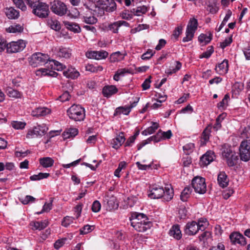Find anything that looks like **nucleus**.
<instances>
[{
    "instance_id": "nucleus-63",
    "label": "nucleus",
    "mask_w": 250,
    "mask_h": 250,
    "mask_svg": "<svg viewBox=\"0 0 250 250\" xmlns=\"http://www.w3.org/2000/svg\"><path fill=\"white\" fill-rule=\"evenodd\" d=\"M35 198L30 195H26L23 198L21 199V202L24 205H27L30 203H33L35 201Z\"/></svg>"
},
{
    "instance_id": "nucleus-64",
    "label": "nucleus",
    "mask_w": 250,
    "mask_h": 250,
    "mask_svg": "<svg viewBox=\"0 0 250 250\" xmlns=\"http://www.w3.org/2000/svg\"><path fill=\"white\" fill-rule=\"evenodd\" d=\"M101 208V205L100 202L98 200H96L93 202L91 209L94 212H98Z\"/></svg>"
},
{
    "instance_id": "nucleus-5",
    "label": "nucleus",
    "mask_w": 250,
    "mask_h": 250,
    "mask_svg": "<svg viewBox=\"0 0 250 250\" xmlns=\"http://www.w3.org/2000/svg\"><path fill=\"white\" fill-rule=\"evenodd\" d=\"M222 154L224 159L226 161L229 167H232L236 164L238 159V156L230 146L227 145H224L222 147Z\"/></svg>"
},
{
    "instance_id": "nucleus-50",
    "label": "nucleus",
    "mask_w": 250,
    "mask_h": 250,
    "mask_svg": "<svg viewBox=\"0 0 250 250\" xmlns=\"http://www.w3.org/2000/svg\"><path fill=\"white\" fill-rule=\"evenodd\" d=\"M191 190L190 188L186 187L182 191L181 194V199L183 202L187 201L189 197Z\"/></svg>"
},
{
    "instance_id": "nucleus-19",
    "label": "nucleus",
    "mask_w": 250,
    "mask_h": 250,
    "mask_svg": "<svg viewBox=\"0 0 250 250\" xmlns=\"http://www.w3.org/2000/svg\"><path fill=\"white\" fill-rule=\"evenodd\" d=\"M215 158V155L213 151H208L204 154L200 158V165L204 167L212 162Z\"/></svg>"
},
{
    "instance_id": "nucleus-45",
    "label": "nucleus",
    "mask_w": 250,
    "mask_h": 250,
    "mask_svg": "<svg viewBox=\"0 0 250 250\" xmlns=\"http://www.w3.org/2000/svg\"><path fill=\"white\" fill-rule=\"evenodd\" d=\"M7 93L9 97L15 99L21 98L22 95L21 92L12 88L7 89Z\"/></svg>"
},
{
    "instance_id": "nucleus-46",
    "label": "nucleus",
    "mask_w": 250,
    "mask_h": 250,
    "mask_svg": "<svg viewBox=\"0 0 250 250\" xmlns=\"http://www.w3.org/2000/svg\"><path fill=\"white\" fill-rule=\"evenodd\" d=\"M78 133V130L77 128H70L65 130L63 133V136L65 139L69 138L75 137Z\"/></svg>"
},
{
    "instance_id": "nucleus-60",
    "label": "nucleus",
    "mask_w": 250,
    "mask_h": 250,
    "mask_svg": "<svg viewBox=\"0 0 250 250\" xmlns=\"http://www.w3.org/2000/svg\"><path fill=\"white\" fill-rule=\"evenodd\" d=\"M74 220V218L72 217L66 216L63 218L62 224L63 226L67 227L73 223Z\"/></svg>"
},
{
    "instance_id": "nucleus-22",
    "label": "nucleus",
    "mask_w": 250,
    "mask_h": 250,
    "mask_svg": "<svg viewBox=\"0 0 250 250\" xmlns=\"http://www.w3.org/2000/svg\"><path fill=\"white\" fill-rule=\"evenodd\" d=\"M185 232L189 235H193L199 230L196 222L192 221L188 222L185 226Z\"/></svg>"
},
{
    "instance_id": "nucleus-57",
    "label": "nucleus",
    "mask_w": 250,
    "mask_h": 250,
    "mask_svg": "<svg viewBox=\"0 0 250 250\" xmlns=\"http://www.w3.org/2000/svg\"><path fill=\"white\" fill-rule=\"evenodd\" d=\"M211 234L209 231H205L199 236L200 241L205 243L209 239L211 238Z\"/></svg>"
},
{
    "instance_id": "nucleus-47",
    "label": "nucleus",
    "mask_w": 250,
    "mask_h": 250,
    "mask_svg": "<svg viewBox=\"0 0 250 250\" xmlns=\"http://www.w3.org/2000/svg\"><path fill=\"white\" fill-rule=\"evenodd\" d=\"M23 28L20 24H13L6 28V31L9 33H17L23 31Z\"/></svg>"
},
{
    "instance_id": "nucleus-34",
    "label": "nucleus",
    "mask_w": 250,
    "mask_h": 250,
    "mask_svg": "<svg viewBox=\"0 0 250 250\" xmlns=\"http://www.w3.org/2000/svg\"><path fill=\"white\" fill-rule=\"evenodd\" d=\"M182 66L181 63L179 61H175L174 64L170 66L166 70V73L168 75L176 73Z\"/></svg>"
},
{
    "instance_id": "nucleus-48",
    "label": "nucleus",
    "mask_w": 250,
    "mask_h": 250,
    "mask_svg": "<svg viewBox=\"0 0 250 250\" xmlns=\"http://www.w3.org/2000/svg\"><path fill=\"white\" fill-rule=\"evenodd\" d=\"M14 4L22 11H25L26 9V6L25 5L24 1H26L30 5L31 1L29 0H13Z\"/></svg>"
},
{
    "instance_id": "nucleus-32",
    "label": "nucleus",
    "mask_w": 250,
    "mask_h": 250,
    "mask_svg": "<svg viewBox=\"0 0 250 250\" xmlns=\"http://www.w3.org/2000/svg\"><path fill=\"white\" fill-rule=\"evenodd\" d=\"M63 23L65 27L70 31H71L75 33H78L81 31L80 27L79 26V24L76 23L66 21H63Z\"/></svg>"
},
{
    "instance_id": "nucleus-41",
    "label": "nucleus",
    "mask_w": 250,
    "mask_h": 250,
    "mask_svg": "<svg viewBox=\"0 0 250 250\" xmlns=\"http://www.w3.org/2000/svg\"><path fill=\"white\" fill-rule=\"evenodd\" d=\"M103 67L99 65L88 64L85 66V70L92 73H97L103 71Z\"/></svg>"
},
{
    "instance_id": "nucleus-18",
    "label": "nucleus",
    "mask_w": 250,
    "mask_h": 250,
    "mask_svg": "<svg viewBox=\"0 0 250 250\" xmlns=\"http://www.w3.org/2000/svg\"><path fill=\"white\" fill-rule=\"evenodd\" d=\"M171 136L172 133L170 130H168L166 132L159 130L156 135L149 137L148 138V140L149 141H154L156 143L163 139H169Z\"/></svg>"
},
{
    "instance_id": "nucleus-27",
    "label": "nucleus",
    "mask_w": 250,
    "mask_h": 250,
    "mask_svg": "<svg viewBox=\"0 0 250 250\" xmlns=\"http://www.w3.org/2000/svg\"><path fill=\"white\" fill-rule=\"evenodd\" d=\"M71 54V50L69 48L61 46L57 50V55L60 58L68 59Z\"/></svg>"
},
{
    "instance_id": "nucleus-21",
    "label": "nucleus",
    "mask_w": 250,
    "mask_h": 250,
    "mask_svg": "<svg viewBox=\"0 0 250 250\" xmlns=\"http://www.w3.org/2000/svg\"><path fill=\"white\" fill-rule=\"evenodd\" d=\"M138 100L136 102H134L130 105L127 106H120L117 107L114 113V115L116 116H120L122 114L127 115H128L130 112L131 111V109L135 106L138 103Z\"/></svg>"
},
{
    "instance_id": "nucleus-31",
    "label": "nucleus",
    "mask_w": 250,
    "mask_h": 250,
    "mask_svg": "<svg viewBox=\"0 0 250 250\" xmlns=\"http://www.w3.org/2000/svg\"><path fill=\"white\" fill-rule=\"evenodd\" d=\"M118 92V89L114 85H106L103 88V94L105 97L108 98Z\"/></svg>"
},
{
    "instance_id": "nucleus-61",
    "label": "nucleus",
    "mask_w": 250,
    "mask_h": 250,
    "mask_svg": "<svg viewBox=\"0 0 250 250\" xmlns=\"http://www.w3.org/2000/svg\"><path fill=\"white\" fill-rule=\"evenodd\" d=\"M94 229V226H90L88 225L84 226L82 229H80L81 234H85L88 233L92 231Z\"/></svg>"
},
{
    "instance_id": "nucleus-55",
    "label": "nucleus",
    "mask_w": 250,
    "mask_h": 250,
    "mask_svg": "<svg viewBox=\"0 0 250 250\" xmlns=\"http://www.w3.org/2000/svg\"><path fill=\"white\" fill-rule=\"evenodd\" d=\"M154 99L157 102L162 103L166 101L167 99V96L164 93L156 92Z\"/></svg>"
},
{
    "instance_id": "nucleus-10",
    "label": "nucleus",
    "mask_w": 250,
    "mask_h": 250,
    "mask_svg": "<svg viewBox=\"0 0 250 250\" xmlns=\"http://www.w3.org/2000/svg\"><path fill=\"white\" fill-rule=\"evenodd\" d=\"M51 9L54 13L60 16L65 15L67 10L66 5L59 0H55L51 3Z\"/></svg>"
},
{
    "instance_id": "nucleus-62",
    "label": "nucleus",
    "mask_w": 250,
    "mask_h": 250,
    "mask_svg": "<svg viewBox=\"0 0 250 250\" xmlns=\"http://www.w3.org/2000/svg\"><path fill=\"white\" fill-rule=\"evenodd\" d=\"M214 50L212 46L208 47L206 51L200 55V58H208L213 53Z\"/></svg>"
},
{
    "instance_id": "nucleus-53",
    "label": "nucleus",
    "mask_w": 250,
    "mask_h": 250,
    "mask_svg": "<svg viewBox=\"0 0 250 250\" xmlns=\"http://www.w3.org/2000/svg\"><path fill=\"white\" fill-rule=\"evenodd\" d=\"M126 165L127 164L125 162H121L119 164L118 168L114 171V176L118 178H120L121 176L120 174V172L122 169H125L126 167Z\"/></svg>"
},
{
    "instance_id": "nucleus-33",
    "label": "nucleus",
    "mask_w": 250,
    "mask_h": 250,
    "mask_svg": "<svg viewBox=\"0 0 250 250\" xmlns=\"http://www.w3.org/2000/svg\"><path fill=\"white\" fill-rule=\"evenodd\" d=\"M5 13L8 18L10 19H17L19 16V12L12 7L6 8Z\"/></svg>"
},
{
    "instance_id": "nucleus-59",
    "label": "nucleus",
    "mask_w": 250,
    "mask_h": 250,
    "mask_svg": "<svg viewBox=\"0 0 250 250\" xmlns=\"http://www.w3.org/2000/svg\"><path fill=\"white\" fill-rule=\"evenodd\" d=\"M52 208V201H51L50 203H45L43 205L42 210L40 212H37L36 214H40L43 212H48Z\"/></svg>"
},
{
    "instance_id": "nucleus-4",
    "label": "nucleus",
    "mask_w": 250,
    "mask_h": 250,
    "mask_svg": "<svg viewBox=\"0 0 250 250\" xmlns=\"http://www.w3.org/2000/svg\"><path fill=\"white\" fill-rule=\"evenodd\" d=\"M67 114L75 121H81L85 118V109L80 105L73 104L67 109Z\"/></svg>"
},
{
    "instance_id": "nucleus-35",
    "label": "nucleus",
    "mask_w": 250,
    "mask_h": 250,
    "mask_svg": "<svg viewBox=\"0 0 250 250\" xmlns=\"http://www.w3.org/2000/svg\"><path fill=\"white\" fill-rule=\"evenodd\" d=\"M131 71L128 68H122L118 69L113 76L114 80L118 82L120 80L121 77H124L126 74L131 73Z\"/></svg>"
},
{
    "instance_id": "nucleus-1",
    "label": "nucleus",
    "mask_w": 250,
    "mask_h": 250,
    "mask_svg": "<svg viewBox=\"0 0 250 250\" xmlns=\"http://www.w3.org/2000/svg\"><path fill=\"white\" fill-rule=\"evenodd\" d=\"M29 63L33 67H37L47 63V67L57 71H62L64 65L61 62L54 60H50L49 56L46 54L37 52L33 54L29 58Z\"/></svg>"
},
{
    "instance_id": "nucleus-38",
    "label": "nucleus",
    "mask_w": 250,
    "mask_h": 250,
    "mask_svg": "<svg viewBox=\"0 0 250 250\" xmlns=\"http://www.w3.org/2000/svg\"><path fill=\"white\" fill-rule=\"evenodd\" d=\"M147 10V7L146 6L143 5L132 9L131 10V12L133 13L134 16H141L143 14H145Z\"/></svg>"
},
{
    "instance_id": "nucleus-54",
    "label": "nucleus",
    "mask_w": 250,
    "mask_h": 250,
    "mask_svg": "<svg viewBox=\"0 0 250 250\" xmlns=\"http://www.w3.org/2000/svg\"><path fill=\"white\" fill-rule=\"evenodd\" d=\"M183 151L186 155H189L194 150V144L191 143H188L183 147Z\"/></svg>"
},
{
    "instance_id": "nucleus-2",
    "label": "nucleus",
    "mask_w": 250,
    "mask_h": 250,
    "mask_svg": "<svg viewBox=\"0 0 250 250\" xmlns=\"http://www.w3.org/2000/svg\"><path fill=\"white\" fill-rule=\"evenodd\" d=\"M131 225L137 231L145 232L151 227V223L144 213L134 212L130 217Z\"/></svg>"
},
{
    "instance_id": "nucleus-8",
    "label": "nucleus",
    "mask_w": 250,
    "mask_h": 250,
    "mask_svg": "<svg viewBox=\"0 0 250 250\" xmlns=\"http://www.w3.org/2000/svg\"><path fill=\"white\" fill-rule=\"evenodd\" d=\"M192 186L195 192L200 194H204L207 190V186L205 179L197 176L192 181Z\"/></svg>"
},
{
    "instance_id": "nucleus-26",
    "label": "nucleus",
    "mask_w": 250,
    "mask_h": 250,
    "mask_svg": "<svg viewBox=\"0 0 250 250\" xmlns=\"http://www.w3.org/2000/svg\"><path fill=\"white\" fill-rule=\"evenodd\" d=\"M169 235L176 240H180L182 236L180 226L178 225H174L170 229Z\"/></svg>"
},
{
    "instance_id": "nucleus-17",
    "label": "nucleus",
    "mask_w": 250,
    "mask_h": 250,
    "mask_svg": "<svg viewBox=\"0 0 250 250\" xmlns=\"http://www.w3.org/2000/svg\"><path fill=\"white\" fill-rule=\"evenodd\" d=\"M108 53L104 50L90 51L86 53V56L88 58L97 60L104 59L108 56Z\"/></svg>"
},
{
    "instance_id": "nucleus-30",
    "label": "nucleus",
    "mask_w": 250,
    "mask_h": 250,
    "mask_svg": "<svg viewBox=\"0 0 250 250\" xmlns=\"http://www.w3.org/2000/svg\"><path fill=\"white\" fill-rule=\"evenodd\" d=\"M217 182L219 186L224 188L228 186L229 180L225 172H220L218 175Z\"/></svg>"
},
{
    "instance_id": "nucleus-56",
    "label": "nucleus",
    "mask_w": 250,
    "mask_h": 250,
    "mask_svg": "<svg viewBox=\"0 0 250 250\" xmlns=\"http://www.w3.org/2000/svg\"><path fill=\"white\" fill-rule=\"evenodd\" d=\"M243 89V84L242 83H236L232 87V91L235 95L239 94Z\"/></svg>"
},
{
    "instance_id": "nucleus-13",
    "label": "nucleus",
    "mask_w": 250,
    "mask_h": 250,
    "mask_svg": "<svg viewBox=\"0 0 250 250\" xmlns=\"http://www.w3.org/2000/svg\"><path fill=\"white\" fill-rule=\"evenodd\" d=\"M100 14H103L104 11L112 12L116 9V4L113 0H103L98 8Z\"/></svg>"
},
{
    "instance_id": "nucleus-36",
    "label": "nucleus",
    "mask_w": 250,
    "mask_h": 250,
    "mask_svg": "<svg viewBox=\"0 0 250 250\" xmlns=\"http://www.w3.org/2000/svg\"><path fill=\"white\" fill-rule=\"evenodd\" d=\"M30 225L33 229L41 230L47 227L48 222L46 220L41 222H32Z\"/></svg>"
},
{
    "instance_id": "nucleus-9",
    "label": "nucleus",
    "mask_w": 250,
    "mask_h": 250,
    "mask_svg": "<svg viewBox=\"0 0 250 250\" xmlns=\"http://www.w3.org/2000/svg\"><path fill=\"white\" fill-rule=\"evenodd\" d=\"M240 159L248 162L250 159V140L243 141L239 147Z\"/></svg>"
},
{
    "instance_id": "nucleus-14",
    "label": "nucleus",
    "mask_w": 250,
    "mask_h": 250,
    "mask_svg": "<svg viewBox=\"0 0 250 250\" xmlns=\"http://www.w3.org/2000/svg\"><path fill=\"white\" fill-rule=\"evenodd\" d=\"M100 14H103L104 11L112 12L116 9V4L113 0H103L98 8Z\"/></svg>"
},
{
    "instance_id": "nucleus-29",
    "label": "nucleus",
    "mask_w": 250,
    "mask_h": 250,
    "mask_svg": "<svg viewBox=\"0 0 250 250\" xmlns=\"http://www.w3.org/2000/svg\"><path fill=\"white\" fill-rule=\"evenodd\" d=\"M228 61L224 60L222 62L219 63L215 67L216 72L220 75H224L228 71Z\"/></svg>"
},
{
    "instance_id": "nucleus-23",
    "label": "nucleus",
    "mask_w": 250,
    "mask_h": 250,
    "mask_svg": "<svg viewBox=\"0 0 250 250\" xmlns=\"http://www.w3.org/2000/svg\"><path fill=\"white\" fill-rule=\"evenodd\" d=\"M125 140L124 134L123 132H120L113 138L111 142V144L113 148L115 149L119 148Z\"/></svg>"
},
{
    "instance_id": "nucleus-49",
    "label": "nucleus",
    "mask_w": 250,
    "mask_h": 250,
    "mask_svg": "<svg viewBox=\"0 0 250 250\" xmlns=\"http://www.w3.org/2000/svg\"><path fill=\"white\" fill-rule=\"evenodd\" d=\"M199 230H203L208 226V222L206 218H201L198 219L197 222Z\"/></svg>"
},
{
    "instance_id": "nucleus-58",
    "label": "nucleus",
    "mask_w": 250,
    "mask_h": 250,
    "mask_svg": "<svg viewBox=\"0 0 250 250\" xmlns=\"http://www.w3.org/2000/svg\"><path fill=\"white\" fill-rule=\"evenodd\" d=\"M229 97L228 95H226L222 101L218 104V107L221 109H224L227 106Z\"/></svg>"
},
{
    "instance_id": "nucleus-51",
    "label": "nucleus",
    "mask_w": 250,
    "mask_h": 250,
    "mask_svg": "<svg viewBox=\"0 0 250 250\" xmlns=\"http://www.w3.org/2000/svg\"><path fill=\"white\" fill-rule=\"evenodd\" d=\"M48 173H42L40 172L38 174H35L30 177V179L31 181L40 180L43 179L47 178L49 176Z\"/></svg>"
},
{
    "instance_id": "nucleus-52",
    "label": "nucleus",
    "mask_w": 250,
    "mask_h": 250,
    "mask_svg": "<svg viewBox=\"0 0 250 250\" xmlns=\"http://www.w3.org/2000/svg\"><path fill=\"white\" fill-rule=\"evenodd\" d=\"M26 125V123L22 121H13L11 123V125L15 129H22Z\"/></svg>"
},
{
    "instance_id": "nucleus-43",
    "label": "nucleus",
    "mask_w": 250,
    "mask_h": 250,
    "mask_svg": "<svg viewBox=\"0 0 250 250\" xmlns=\"http://www.w3.org/2000/svg\"><path fill=\"white\" fill-rule=\"evenodd\" d=\"M125 55L122 54L120 51H117L113 53L110 57V62H119L123 60L124 59Z\"/></svg>"
},
{
    "instance_id": "nucleus-15",
    "label": "nucleus",
    "mask_w": 250,
    "mask_h": 250,
    "mask_svg": "<svg viewBox=\"0 0 250 250\" xmlns=\"http://www.w3.org/2000/svg\"><path fill=\"white\" fill-rule=\"evenodd\" d=\"M231 242L234 245H239L241 246H245L247 244L246 238L238 232H233L229 235Z\"/></svg>"
},
{
    "instance_id": "nucleus-16",
    "label": "nucleus",
    "mask_w": 250,
    "mask_h": 250,
    "mask_svg": "<svg viewBox=\"0 0 250 250\" xmlns=\"http://www.w3.org/2000/svg\"><path fill=\"white\" fill-rule=\"evenodd\" d=\"M103 205L107 210H111L118 208V205L116 203V198L113 196L106 195L103 199Z\"/></svg>"
},
{
    "instance_id": "nucleus-28",
    "label": "nucleus",
    "mask_w": 250,
    "mask_h": 250,
    "mask_svg": "<svg viewBox=\"0 0 250 250\" xmlns=\"http://www.w3.org/2000/svg\"><path fill=\"white\" fill-rule=\"evenodd\" d=\"M63 75L67 78L71 79H77L80 76V73L75 68L73 67H68L67 70L63 72Z\"/></svg>"
},
{
    "instance_id": "nucleus-3",
    "label": "nucleus",
    "mask_w": 250,
    "mask_h": 250,
    "mask_svg": "<svg viewBox=\"0 0 250 250\" xmlns=\"http://www.w3.org/2000/svg\"><path fill=\"white\" fill-rule=\"evenodd\" d=\"M30 6L33 10V13L41 18H46L49 13V6L45 2L41 1H31Z\"/></svg>"
},
{
    "instance_id": "nucleus-42",
    "label": "nucleus",
    "mask_w": 250,
    "mask_h": 250,
    "mask_svg": "<svg viewBox=\"0 0 250 250\" xmlns=\"http://www.w3.org/2000/svg\"><path fill=\"white\" fill-rule=\"evenodd\" d=\"M173 195V189L169 187H167L164 189V194L162 197L166 201H169L172 199Z\"/></svg>"
},
{
    "instance_id": "nucleus-40",
    "label": "nucleus",
    "mask_w": 250,
    "mask_h": 250,
    "mask_svg": "<svg viewBox=\"0 0 250 250\" xmlns=\"http://www.w3.org/2000/svg\"><path fill=\"white\" fill-rule=\"evenodd\" d=\"M212 34L209 32L208 34H201L198 37V41L204 44L208 43L212 40Z\"/></svg>"
},
{
    "instance_id": "nucleus-37",
    "label": "nucleus",
    "mask_w": 250,
    "mask_h": 250,
    "mask_svg": "<svg viewBox=\"0 0 250 250\" xmlns=\"http://www.w3.org/2000/svg\"><path fill=\"white\" fill-rule=\"evenodd\" d=\"M40 165L44 168L52 167L54 163V160L50 157H43L40 159Z\"/></svg>"
},
{
    "instance_id": "nucleus-20",
    "label": "nucleus",
    "mask_w": 250,
    "mask_h": 250,
    "mask_svg": "<svg viewBox=\"0 0 250 250\" xmlns=\"http://www.w3.org/2000/svg\"><path fill=\"white\" fill-rule=\"evenodd\" d=\"M47 67V66H46ZM51 69L49 66L47 68H41L36 71V75L38 76H50L53 77H56L58 73Z\"/></svg>"
},
{
    "instance_id": "nucleus-39",
    "label": "nucleus",
    "mask_w": 250,
    "mask_h": 250,
    "mask_svg": "<svg viewBox=\"0 0 250 250\" xmlns=\"http://www.w3.org/2000/svg\"><path fill=\"white\" fill-rule=\"evenodd\" d=\"M159 126V124L156 122H152V125L142 131L143 135L146 136L153 133Z\"/></svg>"
},
{
    "instance_id": "nucleus-6",
    "label": "nucleus",
    "mask_w": 250,
    "mask_h": 250,
    "mask_svg": "<svg viewBox=\"0 0 250 250\" xmlns=\"http://www.w3.org/2000/svg\"><path fill=\"white\" fill-rule=\"evenodd\" d=\"M198 25L197 19L194 18L190 19L186 29V36L183 39V42H188L192 40L197 29Z\"/></svg>"
},
{
    "instance_id": "nucleus-7",
    "label": "nucleus",
    "mask_w": 250,
    "mask_h": 250,
    "mask_svg": "<svg viewBox=\"0 0 250 250\" xmlns=\"http://www.w3.org/2000/svg\"><path fill=\"white\" fill-rule=\"evenodd\" d=\"M26 42L23 40L11 42L6 45V50L9 53H15L22 51L26 47Z\"/></svg>"
},
{
    "instance_id": "nucleus-12",
    "label": "nucleus",
    "mask_w": 250,
    "mask_h": 250,
    "mask_svg": "<svg viewBox=\"0 0 250 250\" xmlns=\"http://www.w3.org/2000/svg\"><path fill=\"white\" fill-rule=\"evenodd\" d=\"M164 194V189L159 185H154L150 186L148 191V196L151 199H159L163 197Z\"/></svg>"
},
{
    "instance_id": "nucleus-25",
    "label": "nucleus",
    "mask_w": 250,
    "mask_h": 250,
    "mask_svg": "<svg viewBox=\"0 0 250 250\" xmlns=\"http://www.w3.org/2000/svg\"><path fill=\"white\" fill-rule=\"evenodd\" d=\"M103 0H84V6L88 9L96 11L98 9Z\"/></svg>"
},
{
    "instance_id": "nucleus-11",
    "label": "nucleus",
    "mask_w": 250,
    "mask_h": 250,
    "mask_svg": "<svg viewBox=\"0 0 250 250\" xmlns=\"http://www.w3.org/2000/svg\"><path fill=\"white\" fill-rule=\"evenodd\" d=\"M47 130V127L44 124L38 125L34 126L33 128L28 130L26 137L27 138H33L39 136H42Z\"/></svg>"
},
{
    "instance_id": "nucleus-24",
    "label": "nucleus",
    "mask_w": 250,
    "mask_h": 250,
    "mask_svg": "<svg viewBox=\"0 0 250 250\" xmlns=\"http://www.w3.org/2000/svg\"><path fill=\"white\" fill-rule=\"evenodd\" d=\"M51 113V109L46 107H39L32 110L31 115L33 116H44Z\"/></svg>"
},
{
    "instance_id": "nucleus-44",
    "label": "nucleus",
    "mask_w": 250,
    "mask_h": 250,
    "mask_svg": "<svg viewBox=\"0 0 250 250\" xmlns=\"http://www.w3.org/2000/svg\"><path fill=\"white\" fill-rule=\"evenodd\" d=\"M47 23L50 27L55 31H59L61 29V26L60 22L55 19H49Z\"/></svg>"
}]
</instances>
